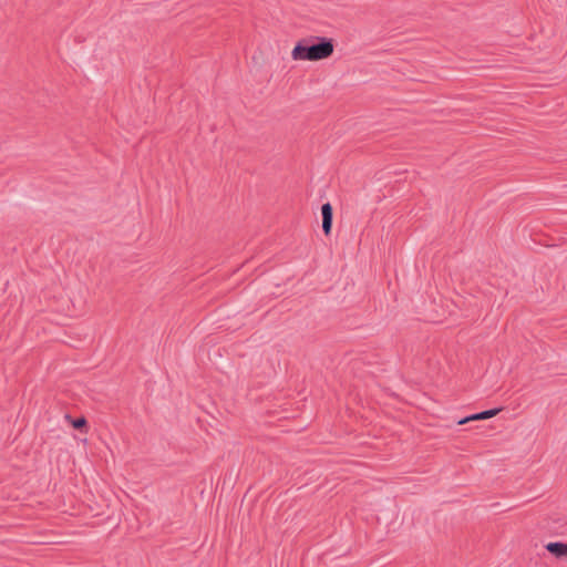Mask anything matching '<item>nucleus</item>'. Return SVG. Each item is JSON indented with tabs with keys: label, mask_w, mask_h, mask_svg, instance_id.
<instances>
[{
	"label": "nucleus",
	"mask_w": 567,
	"mask_h": 567,
	"mask_svg": "<svg viewBox=\"0 0 567 567\" xmlns=\"http://www.w3.org/2000/svg\"><path fill=\"white\" fill-rule=\"evenodd\" d=\"M317 42L310 39L300 40L291 51V56L296 61H319L329 58L334 50L332 39L318 37Z\"/></svg>",
	"instance_id": "f257e3e1"
},
{
	"label": "nucleus",
	"mask_w": 567,
	"mask_h": 567,
	"mask_svg": "<svg viewBox=\"0 0 567 567\" xmlns=\"http://www.w3.org/2000/svg\"><path fill=\"white\" fill-rule=\"evenodd\" d=\"M86 424V420L84 417H79L72 422L74 429H81Z\"/></svg>",
	"instance_id": "39448f33"
},
{
	"label": "nucleus",
	"mask_w": 567,
	"mask_h": 567,
	"mask_svg": "<svg viewBox=\"0 0 567 567\" xmlns=\"http://www.w3.org/2000/svg\"><path fill=\"white\" fill-rule=\"evenodd\" d=\"M322 215V230L324 235H329L332 227L333 210L330 203H326L321 206Z\"/></svg>",
	"instance_id": "f03ea898"
},
{
	"label": "nucleus",
	"mask_w": 567,
	"mask_h": 567,
	"mask_svg": "<svg viewBox=\"0 0 567 567\" xmlns=\"http://www.w3.org/2000/svg\"><path fill=\"white\" fill-rule=\"evenodd\" d=\"M545 548L557 558L567 556V544H565V543L550 542L545 545Z\"/></svg>",
	"instance_id": "20e7f679"
},
{
	"label": "nucleus",
	"mask_w": 567,
	"mask_h": 567,
	"mask_svg": "<svg viewBox=\"0 0 567 567\" xmlns=\"http://www.w3.org/2000/svg\"><path fill=\"white\" fill-rule=\"evenodd\" d=\"M499 411H501V409H491V410H485V411H482L478 413H474V414H471L468 416H465V417L458 420L457 424L463 425L471 421L491 419V417L495 416Z\"/></svg>",
	"instance_id": "7ed1b4c3"
}]
</instances>
